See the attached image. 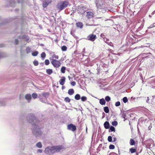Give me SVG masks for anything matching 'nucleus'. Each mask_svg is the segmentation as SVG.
<instances>
[{"label":"nucleus","mask_w":155,"mask_h":155,"mask_svg":"<svg viewBox=\"0 0 155 155\" xmlns=\"http://www.w3.org/2000/svg\"><path fill=\"white\" fill-rule=\"evenodd\" d=\"M104 126L105 128L106 129H108L109 128L110 124L108 121H106L104 124Z\"/></svg>","instance_id":"obj_13"},{"label":"nucleus","mask_w":155,"mask_h":155,"mask_svg":"<svg viewBox=\"0 0 155 155\" xmlns=\"http://www.w3.org/2000/svg\"><path fill=\"white\" fill-rule=\"evenodd\" d=\"M46 73L49 75H50L53 73V71L51 69H47L46 70Z\"/></svg>","instance_id":"obj_18"},{"label":"nucleus","mask_w":155,"mask_h":155,"mask_svg":"<svg viewBox=\"0 0 155 155\" xmlns=\"http://www.w3.org/2000/svg\"><path fill=\"white\" fill-rule=\"evenodd\" d=\"M29 122L32 124V130L33 134L36 137L40 136L42 132L39 128L38 124L39 122L38 120L36 119L35 116L33 114L30 115Z\"/></svg>","instance_id":"obj_1"},{"label":"nucleus","mask_w":155,"mask_h":155,"mask_svg":"<svg viewBox=\"0 0 155 155\" xmlns=\"http://www.w3.org/2000/svg\"><path fill=\"white\" fill-rule=\"evenodd\" d=\"M38 52L37 51H35L32 52V55L34 56H36L38 54Z\"/></svg>","instance_id":"obj_24"},{"label":"nucleus","mask_w":155,"mask_h":155,"mask_svg":"<svg viewBox=\"0 0 155 155\" xmlns=\"http://www.w3.org/2000/svg\"><path fill=\"white\" fill-rule=\"evenodd\" d=\"M33 64L35 66H37L38 64V61H35L33 62Z\"/></svg>","instance_id":"obj_38"},{"label":"nucleus","mask_w":155,"mask_h":155,"mask_svg":"<svg viewBox=\"0 0 155 155\" xmlns=\"http://www.w3.org/2000/svg\"><path fill=\"white\" fill-rule=\"evenodd\" d=\"M131 40H134V39H131Z\"/></svg>","instance_id":"obj_53"},{"label":"nucleus","mask_w":155,"mask_h":155,"mask_svg":"<svg viewBox=\"0 0 155 155\" xmlns=\"http://www.w3.org/2000/svg\"><path fill=\"white\" fill-rule=\"evenodd\" d=\"M64 101L66 102H69L71 101V99L68 97H66L65 98Z\"/></svg>","instance_id":"obj_27"},{"label":"nucleus","mask_w":155,"mask_h":155,"mask_svg":"<svg viewBox=\"0 0 155 155\" xmlns=\"http://www.w3.org/2000/svg\"><path fill=\"white\" fill-rule=\"evenodd\" d=\"M66 68L65 67L62 66L61 69V71L62 73H64L65 72Z\"/></svg>","instance_id":"obj_21"},{"label":"nucleus","mask_w":155,"mask_h":155,"mask_svg":"<svg viewBox=\"0 0 155 155\" xmlns=\"http://www.w3.org/2000/svg\"><path fill=\"white\" fill-rule=\"evenodd\" d=\"M149 128H150V126H149Z\"/></svg>","instance_id":"obj_55"},{"label":"nucleus","mask_w":155,"mask_h":155,"mask_svg":"<svg viewBox=\"0 0 155 155\" xmlns=\"http://www.w3.org/2000/svg\"><path fill=\"white\" fill-rule=\"evenodd\" d=\"M25 98L28 101H30L31 99V96L30 94H27L25 96Z\"/></svg>","instance_id":"obj_12"},{"label":"nucleus","mask_w":155,"mask_h":155,"mask_svg":"<svg viewBox=\"0 0 155 155\" xmlns=\"http://www.w3.org/2000/svg\"><path fill=\"white\" fill-rule=\"evenodd\" d=\"M110 130L111 131H115V128L113 126H111L110 127V130H109V132H110Z\"/></svg>","instance_id":"obj_30"},{"label":"nucleus","mask_w":155,"mask_h":155,"mask_svg":"<svg viewBox=\"0 0 155 155\" xmlns=\"http://www.w3.org/2000/svg\"><path fill=\"white\" fill-rule=\"evenodd\" d=\"M15 42L16 44L17 45L18 44V39H15Z\"/></svg>","instance_id":"obj_46"},{"label":"nucleus","mask_w":155,"mask_h":155,"mask_svg":"<svg viewBox=\"0 0 155 155\" xmlns=\"http://www.w3.org/2000/svg\"><path fill=\"white\" fill-rule=\"evenodd\" d=\"M130 143L131 145H134L135 144V142L133 139H131L130 140Z\"/></svg>","instance_id":"obj_19"},{"label":"nucleus","mask_w":155,"mask_h":155,"mask_svg":"<svg viewBox=\"0 0 155 155\" xmlns=\"http://www.w3.org/2000/svg\"><path fill=\"white\" fill-rule=\"evenodd\" d=\"M51 2V0H45L43 1L42 4V6L43 8L46 7L48 4Z\"/></svg>","instance_id":"obj_7"},{"label":"nucleus","mask_w":155,"mask_h":155,"mask_svg":"<svg viewBox=\"0 0 155 155\" xmlns=\"http://www.w3.org/2000/svg\"><path fill=\"white\" fill-rule=\"evenodd\" d=\"M69 3L68 1H61L57 5V8L59 11H61L67 7Z\"/></svg>","instance_id":"obj_3"},{"label":"nucleus","mask_w":155,"mask_h":155,"mask_svg":"<svg viewBox=\"0 0 155 155\" xmlns=\"http://www.w3.org/2000/svg\"><path fill=\"white\" fill-rule=\"evenodd\" d=\"M74 92V90L73 89H69L68 91V94L70 95H72Z\"/></svg>","instance_id":"obj_17"},{"label":"nucleus","mask_w":155,"mask_h":155,"mask_svg":"<svg viewBox=\"0 0 155 155\" xmlns=\"http://www.w3.org/2000/svg\"><path fill=\"white\" fill-rule=\"evenodd\" d=\"M75 99L76 100H79L80 98V96L79 94H77L75 96Z\"/></svg>","instance_id":"obj_25"},{"label":"nucleus","mask_w":155,"mask_h":155,"mask_svg":"<svg viewBox=\"0 0 155 155\" xmlns=\"http://www.w3.org/2000/svg\"><path fill=\"white\" fill-rule=\"evenodd\" d=\"M46 54L44 52H42L41 54V57L42 58H43V59H44L46 57Z\"/></svg>","instance_id":"obj_28"},{"label":"nucleus","mask_w":155,"mask_h":155,"mask_svg":"<svg viewBox=\"0 0 155 155\" xmlns=\"http://www.w3.org/2000/svg\"><path fill=\"white\" fill-rule=\"evenodd\" d=\"M149 128H150V126H149Z\"/></svg>","instance_id":"obj_54"},{"label":"nucleus","mask_w":155,"mask_h":155,"mask_svg":"<svg viewBox=\"0 0 155 155\" xmlns=\"http://www.w3.org/2000/svg\"><path fill=\"white\" fill-rule=\"evenodd\" d=\"M113 142H114L116 141V138L115 137H113Z\"/></svg>","instance_id":"obj_44"},{"label":"nucleus","mask_w":155,"mask_h":155,"mask_svg":"<svg viewBox=\"0 0 155 155\" xmlns=\"http://www.w3.org/2000/svg\"><path fill=\"white\" fill-rule=\"evenodd\" d=\"M65 82V78L64 77H62L59 81V84L61 85H63Z\"/></svg>","instance_id":"obj_9"},{"label":"nucleus","mask_w":155,"mask_h":155,"mask_svg":"<svg viewBox=\"0 0 155 155\" xmlns=\"http://www.w3.org/2000/svg\"><path fill=\"white\" fill-rule=\"evenodd\" d=\"M88 39H96L97 38L95 35L93 34L90 35L87 37Z\"/></svg>","instance_id":"obj_14"},{"label":"nucleus","mask_w":155,"mask_h":155,"mask_svg":"<svg viewBox=\"0 0 155 155\" xmlns=\"http://www.w3.org/2000/svg\"><path fill=\"white\" fill-rule=\"evenodd\" d=\"M130 151L131 153H134L137 151V148H131L130 149Z\"/></svg>","instance_id":"obj_16"},{"label":"nucleus","mask_w":155,"mask_h":155,"mask_svg":"<svg viewBox=\"0 0 155 155\" xmlns=\"http://www.w3.org/2000/svg\"><path fill=\"white\" fill-rule=\"evenodd\" d=\"M112 124L113 125L116 126L117 125V121H114L112 122Z\"/></svg>","instance_id":"obj_36"},{"label":"nucleus","mask_w":155,"mask_h":155,"mask_svg":"<svg viewBox=\"0 0 155 155\" xmlns=\"http://www.w3.org/2000/svg\"><path fill=\"white\" fill-rule=\"evenodd\" d=\"M30 49L29 48H28L26 49V51L27 53L30 52Z\"/></svg>","instance_id":"obj_40"},{"label":"nucleus","mask_w":155,"mask_h":155,"mask_svg":"<svg viewBox=\"0 0 155 155\" xmlns=\"http://www.w3.org/2000/svg\"><path fill=\"white\" fill-rule=\"evenodd\" d=\"M71 84L72 85L74 86L76 85V82L74 81L72 82L71 83Z\"/></svg>","instance_id":"obj_41"},{"label":"nucleus","mask_w":155,"mask_h":155,"mask_svg":"<svg viewBox=\"0 0 155 155\" xmlns=\"http://www.w3.org/2000/svg\"><path fill=\"white\" fill-rule=\"evenodd\" d=\"M76 25L77 27H78L80 28H82L83 26V24L81 22H78L76 23Z\"/></svg>","instance_id":"obj_11"},{"label":"nucleus","mask_w":155,"mask_h":155,"mask_svg":"<svg viewBox=\"0 0 155 155\" xmlns=\"http://www.w3.org/2000/svg\"><path fill=\"white\" fill-rule=\"evenodd\" d=\"M152 127V126H151L150 127V128Z\"/></svg>","instance_id":"obj_52"},{"label":"nucleus","mask_w":155,"mask_h":155,"mask_svg":"<svg viewBox=\"0 0 155 155\" xmlns=\"http://www.w3.org/2000/svg\"><path fill=\"white\" fill-rule=\"evenodd\" d=\"M67 49V47L65 46H63L61 48V49L63 51H65Z\"/></svg>","instance_id":"obj_29"},{"label":"nucleus","mask_w":155,"mask_h":155,"mask_svg":"<svg viewBox=\"0 0 155 155\" xmlns=\"http://www.w3.org/2000/svg\"><path fill=\"white\" fill-rule=\"evenodd\" d=\"M101 37L103 38V39H105V35H104L103 34H101Z\"/></svg>","instance_id":"obj_42"},{"label":"nucleus","mask_w":155,"mask_h":155,"mask_svg":"<svg viewBox=\"0 0 155 155\" xmlns=\"http://www.w3.org/2000/svg\"><path fill=\"white\" fill-rule=\"evenodd\" d=\"M153 24H153V26H150V28H151L153 27H154V26L153 25Z\"/></svg>","instance_id":"obj_48"},{"label":"nucleus","mask_w":155,"mask_h":155,"mask_svg":"<svg viewBox=\"0 0 155 155\" xmlns=\"http://www.w3.org/2000/svg\"><path fill=\"white\" fill-rule=\"evenodd\" d=\"M32 96L34 99L37 98L38 97V95L36 93H33L32 94Z\"/></svg>","instance_id":"obj_26"},{"label":"nucleus","mask_w":155,"mask_h":155,"mask_svg":"<svg viewBox=\"0 0 155 155\" xmlns=\"http://www.w3.org/2000/svg\"><path fill=\"white\" fill-rule=\"evenodd\" d=\"M81 100L82 101H84L87 100V98L85 96H82L81 97Z\"/></svg>","instance_id":"obj_32"},{"label":"nucleus","mask_w":155,"mask_h":155,"mask_svg":"<svg viewBox=\"0 0 155 155\" xmlns=\"http://www.w3.org/2000/svg\"><path fill=\"white\" fill-rule=\"evenodd\" d=\"M90 40H91L92 41H94V40L95 39H90Z\"/></svg>","instance_id":"obj_50"},{"label":"nucleus","mask_w":155,"mask_h":155,"mask_svg":"<svg viewBox=\"0 0 155 155\" xmlns=\"http://www.w3.org/2000/svg\"><path fill=\"white\" fill-rule=\"evenodd\" d=\"M36 146L38 148H41L42 147V144L41 142H38L36 144Z\"/></svg>","instance_id":"obj_23"},{"label":"nucleus","mask_w":155,"mask_h":155,"mask_svg":"<svg viewBox=\"0 0 155 155\" xmlns=\"http://www.w3.org/2000/svg\"><path fill=\"white\" fill-rule=\"evenodd\" d=\"M108 140L110 142H112V137L111 136H108Z\"/></svg>","instance_id":"obj_37"},{"label":"nucleus","mask_w":155,"mask_h":155,"mask_svg":"<svg viewBox=\"0 0 155 155\" xmlns=\"http://www.w3.org/2000/svg\"><path fill=\"white\" fill-rule=\"evenodd\" d=\"M123 101L124 103H126L128 101V99L127 97H124L123 98Z\"/></svg>","instance_id":"obj_31"},{"label":"nucleus","mask_w":155,"mask_h":155,"mask_svg":"<svg viewBox=\"0 0 155 155\" xmlns=\"http://www.w3.org/2000/svg\"><path fill=\"white\" fill-rule=\"evenodd\" d=\"M49 94L48 92H44L42 94L43 96L45 98L49 96Z\"/></svg>","instance_id":"obj_22"},{"label":"nucleus","mask_w":155,"mask_h":155,"mask_svg":"<svg viewBox=\"0 0 155 155\" xmlns=\"http://www.w3.org/2000/svg\"><path fill=\"white\" fill-rule=\"evenodd\" d=\"M105 0H96V5L99 9H104L106 7Z\"/></svg>","instance_id":"obj_4"},{"label":"nucleus","mask_w":155,"mask_h":155,"mask_svg":"<svg viewBox=\"0 0 155 155\" xmlns=\"http://www.w3.org/2000/svg\"><path fill=\"white\" fill-rule=\"evenodd\" d=\"M62 149H63V147L61 145L48 147L45 148V151L46 154L51 155L55 152H60Z\"/></svg>","instance_id":"obj_2"},{"label":"nucleus","mask_w":155,"mask_h":155,"mask_svg":"<svg viewBox=\"0 0 155 155\" xmlns=\"http://www.w3.org/2000/svg\"><path fill=\"white\" fill-rule=\"evenodd\" d=\"M94 14L91 12H87L86 17L88 19L91 18L93 17Z\"/></svg>","instance_id":"obj_8"},{"label":"nucleus","mask_w":155,"mask_h":155,"mask_svg":"<svg viewBox=\"0 0 155 155\" xmlns=\"http://www.w3.org/2000/svg\"><path fill=\"white\" fill-rule=\"evenodd\" d=\"M85 11H84L82 13H81L82 14H84L85 13Z\"/></svg>","instance_id":"obj_47"},{"label":"nucleus","mask_w":155,"mask_h":155,"mask_svg":"<svg viewBox=\"0 0 155 155\" xmlns=\"http://www.w3.org/2000/svg\"><path fill=\"white\" fill-rule=\"evenodd\" d=\"M45 64L46 65H49V64H50L49 60L48 59H46L45 60Z\"/></svg>","instance_id":"obj_34"},{"label":"nucleus","mask_w":155,"mask_h":155,"mask_svg":"<svg viewBox=\"0 0 155 155\" xmlns=\"http://www.w3.org/2000/svg\"><path fill=\"white\" fill-rule=\"evenodd\" d=\"M40 45L42 46H44V45L43 44H41Z\"/></svg>","instance_id":"obj_49"},{"label":"nucleus","mask_w":155,"mask_h":155,"mask_svg":"<svg viewBox=\"0 0 155 155\" xmlns=\"http://www.w3.org/2000/svg\"><path fill=\"white\" fill-rule=\"evenodd\" d=\"M104 112L107 113H108L109 112V110L108 107L106 106L104 107Z\"/></svg>","instance_id":"obj_20"},{"label":"nucleus","mask_w":155,"mask_h":155,"mask_svg":"<svg viewBox=\"0 0 155 155\" xmlns=\"http://www.w3.org/2000/svg\"><path fill=\"white\" fill-rule=\"evenodd\" d=\"M105 100L109 102L110 100V97L109 96H107L105 97Z\"/></svg>","instance_id":"obj_33"},{"label":"nucleus","mask_w":155,"mask_h":155,"mask_svg":"<svg viewBox=\"0 0 155 155\" xmlns=\"http://www.w3.org/2000/svg\"><path fill=\"white\" fill-rule=\"evenodd\" d=\"M62 89H63V88H64V87H63V86H62Z\"/></svg>","instance_id":"obj_51"},{"label":"nucleus","mask_w":155,"mask_h":155,"mask_svg":"<svg viewBox=\"0 0 155 155\" xmlns=\"http://www.w3.org/2000/svg\"><path fill=\"white\" fill-rule=\"evenodd\" d=\"M59 56L58 55H56L55 54H53L51 55V57L50 58V59L51 61H52L53 59L54 60H56L58 59Z\"/></svg>","instance_id":"obj_10"},{"label":"nucleus","mask_w":155,"mask_h":155,"mask_svg":"<svg viewBox=\"0 0 155 155\" xmlns=\"http://www.w3.org/2000/svg\"><path fill=\"white\" fill-rule=\"evenodd\" d=\"M99 102L102 105H105L106 103V101L104 98L100 99Z\"/></svg>","instance_id":"obj_15"},{"label":"nucleus","mask_w":155,"mask_h":155,"mask_svg":"<svg viewBox=\"0 0 155 155\" xmlns=\"http://www.w3.org/2000/svg\"><path fill=\"white\" fill-rule=\"evenodd\" d=\"M109 148L110 149H114L115 148V146L113 145L110 144L109 145Z\"/></svg>","instance_id":"obj_35"},{"label":"nucleus","mask_w":155,"mask_h":155,"mask_svg":"<svg viewBox=\"0 0 155 155\" xmlns=\"http://www.w3.org/2000/svg\"><path fill=\"white\" fill-rule=\"evenodd\" d=\"M38 152L40 153H41L42 152V150L41 149H38Z\"/></svg>","instance_id":"obj_43"},{"label":"nucleus","mask_w":155,"mask_h":155,"mask_svg":"<svg viewBox=\"0 0 155 155\" xmlns=\"http://www.w3.org/2000/svg\"><path fill=\"white\" fill-rule=\"evenodd\" d=\"M149 97H147V100H146V102H147V103H148L149 102Z\"/></svg>","instance_id":"obj_45"},{"label":"nucleus","mask_w":155,"mask_h":155,"mask_svg":"<svg viewBox=\"0 0 155 155\" xmlns=\"http://www.w3.org/2000/svg\"><path fill=\"white\" fill-rule=\"evenodd\" d=\"M120 102H119V101L115 103V106L117 107H118V106H120Z\"/></svg>","instance_id":"obj_39"},{"label":"nucleus","mask_w":155,"mask_h":155,"mask_svg":"<svg viewBox=\"0 0 155 155\" xmlns=\"http://www.w3.org/2000/svg\"><path fill=\"white\" fill-rule=\"evenodd\" d=\"M51 63L54 67L56 68H58L61 65V63L60 61L54 60V59L52 61H51Z\"/></svg>","instance_id":"obj_5"},{"label":"nucleus","mask_w":155,"mask_h":155,"mask_svg":"<svg viewBox=\"0 0 155 155\" xmlns=\"http://www.w3.org/2000/svg\"><path fill=\"white\" fill-rule=\"evenodd\" d=\"M67 129L69 130L72 131H74L76 130V126L72 124H68L67 126Z\"/></svg>","instance_id":"obj_6"}]
</instances>
